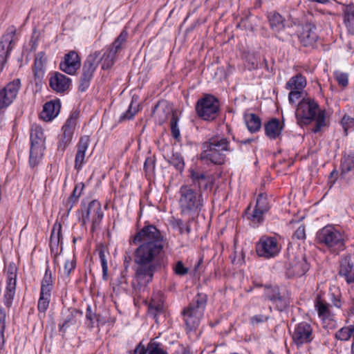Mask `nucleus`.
Returning <instances> with one entry per match:
<instances>
[{
    "mask_svg": "<svg viewBox=\"0 0 354 354\" xmlns=\"http://www.w3.org/2000/svg\"><path fill=\"white\" fill-rule=\"evenodd\" d=\"M133 243H140L133 253L135 274L132 281L133 290L139 292L153 281L168 243L165 234L151 224H146L138 231Z\"/></svg>",
    "mask_w": 354,
    "mask_h": 354,
    "instance_id": "1",
    "label": "nucleus"
},
{
    "mask_svg": "<svg viewBox=\"0 0 354 354\" xmlns=\"http://www.w3.org/2000/svg\"><path fill=\"white\" fill-rule=\"evenodd\" d=\"M189 172L192 184L180 187L178 204L181 215L194 218L204 205L202 191L212 189L213 179L211 175L198 168H190Z\"/></svg>",
    "mask_w": 354,
    "mask_h": 354,
    "instance_id": "2",
    "label": "nucleus"
},
{
    "mask_svg": "<svg viewBox=\"0 0 354 354\" xmlns=\"http://www.w3.org/2000/svg\"><path fill=\"white\" fill-rule=\"evenodd\" d=\"M295 116L297 124L300 126L308 125L313 120H315V127L313 132L318 133L321 129L326 125L325 120V111L320 110L319 104L314 99L303 97L298 103Z\"/></svg>",
    "mask_w": 354,
    "mask_h": 354,
    "instance_id": "3",
    "label": "nucleus"
},
{
    "mask_svg": "<svg viewBox=\"0 0 354 354\" xmlns=\"http://www.w3.org/2000/svg\"><path fill=\"white\" fill-rule=\"evenodd\" d=\"M230 142L227 138L212 137L202 144L200 159L207 164L223 165L229 151Z\"/></svg>",
    "mask_w": 354,
    "mask_h": 354,
    "instance_id": "4",
    "label": "nucleus"
},
{
    "mask_svg": "<svg viewBox=\"0 0 354 354\" xmlns=\"http://www.w3.org/2000/svg\"><path fill=\"white\" fill-rule=\"evenodd\" d=\"M207 300L205 294L198 293L183 309L182 315L187 331L194 330L198 327L204 314Z\"/></svg>",
    "mask_w": 354,
    "mask_h": 354,
    "instance_id": "5",
    "label": "nucleus"
},
{
    "mask_svg": "<svg viewBox=\"0 0 354 354\" xmlns=\"http://www.w3.org/2000/svg\"><path fill=\"white\" fill-rule=\"evenodd\" d=\"M316 239L319 243L324 245L333 252L338 253L345 248L342 234L332 225H326L319 230Z\"/></svg>",
    "mask_w": 354,
    "mask_h": 354,
    "instance_id": "6",
    "label": "nucleus"
},
{
    "mask_svg": "<svg viewBox=\"0 0 354 354\" xmlns=\"http://www.w3.org/2000/svg\"><path fill=\"white\" fill-rule=\"evenodd\" d=\"M220 111L218 100L214 95L205 94L196 104V111L199 118L204 120H215Z\"/></svg>",
    "mask_w": 354,
    "mask_h": 354,
    "instance_id": "7",
    "label": "nucleus"
},
{
    "mask_svg": "<svg viewBox=\"0 0 354 354\" xmlns=\"http://www.w3.org/2000/svg\"><path fill=\"white\" fill-rule=\"evenodd\" d=\"M30 144L29 163L32 167H35L39 164L45 149V137L41 127H32Z\"/></svg>",
    "mask_w": 354,
    "mask_h": 354,
    "instance_id": "8",
    "label": "nucleus"
},
{
    "mask_svg": "<svg viewBox=\"0 0 354 354\" xmlns=\"http://www.w3.org/2000/svg\"><path fill=\"white\" fill-rule=\"evenodd\" d=\"M100 52L95 51L90 54L84 62L79 84V91L81 92L86 91L89 87L93 73L100 63Z\"/></svg>",
    "mask_w": 354,
    "mask_h": 354,
    "instance_id": "9",
    "label": "nucleus"
},
{
    "mask_svg": "<svg viewBox=\"0 0 354 354\" xmlns=\"http://www.w3.org/2000/svg\"><path fill=\"white\" fill-rule=\"evenodd\" d=\"M280 251L277 240L274 237L263 236L256 244L258 256L270 259L276 257Z\"/></svg>",
    "mask_w": 354,
    "mask_h": 354,
    "instance_id": "10",
    "label": "nucleus"
},
{
    "mask_svg": "<svg viewBox=\"0 0 354 354\" xmlns=\"http://www.w3.org/2000/svg\"><path fill=\"white\" fill-rule=\"evenodd\" d=\"M264 296L266 299L276 305L277 308L282 311L290 305V295L288 292H281L277 286H265Z\"/></svg>",
    "mask_w": 354,
    "mask_h": 354,
    "instance_id": "11",
    "label": "nucleus"
},
{
    "mask_svg": "<svg viewBox=\"0 0 354 354\" xmlns=\"http://www.w3.org/2000/svg\"><path fill=\"white\" fill-rule=\"evenodd\" d=\"M21 87L19 79H15L0 88V111L4 112L15 100Z\"/></svg>",
    "mask_w": 354,
    "mask_h": 354,
    "instance_id": "12",
    "label": "nucleus"
},
{
    "mask_svg": "<svg viewBox=\"0 0 354 354\" xmlns=\"http://www.w3.org/2000/svg\"><path fill=\"white\" fill-rule=\"evenodd\" d=\"M92 216L91 231L93 232L100 226L103 218L104 214L99 201L93 200L91 201L85 211L82 212V223L84 225Z\"/></svg>",
    "mask_w": 354,
    "mask_h": 354,
    "instance_id": "13",
    "label": "nucleus"
},
{
    "mask_svg": "<svg viewBox=\"0 0 354 354\" xmlns=\"http://www.w3.org/2000/svg\"><path fill=\"white\" fill-rule=\"evenodd\" d=\"M270 209V205L266 194L261 193L257 198L254 209L251 211L250 207L245 210V215L253 223H260L263 220V214Z\"/></svg>",
    "mask_w": 354,
    "mask_h": 354,
    "instance_id": "14",
    "label": "nucleus"
},
{
    "mask_svg": "<svg viewBox=\"0 0 354 354\" xmlns=\"http://www.w3.org/2000/svg\"><path fill=\"white\" fill-rule=\"evenodd\" d=\"M292 339L297 347L311 342L313 339L311 325L306 322H302L296 324L292 332Z\"/></svg>",
    "mask_w": 354,
    "mask_h": 354,
    "instance_id": "15",
    "label": "nucleus"
},
{
    "mask_svg": "<svg viewBox=\"0 0 354 354\" xmlns=\"http://www.w3.org/2000/svg\"><path fill=\"white\" fill-rule=\"evenodd\" d=\"M82 316V311L76 308H63L61 312V318L58 324L59 331L64 335L68 328L80 322Z\"/></svg>",
    "mask_w": 354,
    "mask_h": 354,
    "instance_id": "16",
    "label": "nucleus"
},
{
    "mask_svg": "<svg viewBox=\"0 0 354 354\" xmlns=\"http://www.w3.org/2000/svg\"><path fill=\"white\" fill-rule=\"evenodd\" d=\"M6 288L3 296V303L7 308L12 306L16 290L17 268L14 263H10L6 271Z\"/></svg>",
    "mask_w": 354,
    "mask_h": 354,
    "instance_id": "17",
    "label": "nucleus"
},
{
    "mask_svg": "<svg viewBox=\"0 0 354 354\" xmlns=\"http://www.w3.org/2000/svg\"><path fill=\"white\" fill-rule=\"evenodd\" d=\"M338 274L347 283H354V263L351 255H345L339 260Z\"/></svg>",
    "mask_w": 354,
    "mask_h": 354,
    "instance_id": "18",
    "label": "nucleus"
},
{
    "mask_svg": "<svg viewBox=\"0 0 354 354\" xmlns=\"http://www.w3.org/2000/svg\"><path fill=\"white\" fill-rule=\"evenodd\" d=\"M81 66L80 59L78 54L71 50L64 56V61L59 65L60 69L68 74L74 75Z\"/></svg>",
    "mask_w": 354,
    "mask_h": 354,
    "instance_id": "19",
    "label": "nucleus"
},
{
    "mask_svg": "<svg viewBox=\"0 0 354 354\" xmlns=\"http://www.w3.org/2000/svg\"><path fill=\"white\" fill-rule=\"evenodd\" d=\"M309 268L310 265L307 262L306 257L301 252H297L294 259L290 261V269L295 276H303Z\"/></svg>",
    "mask_w": 354,
    "mask_h": 354,
    "instance_id": "20",
    "label": "nucleus"
},
{
    "mask_svg": "<svg viewBox=\"0 0 354 354\" xmlns=\"http://www.w3.org/2000/svg\"><path fill=\"white\" fill-rule=\"evenodd\" d=\"M90 143V138L88 136H81L76 146L77 151L75 158L74 168L80 171L84 162L86 152Z\"/></svg>",
    "mask_w": 354,
    "mask_h": 354,
    "instance_id": "21",
    "label": "nucleus"
},
{
    "mask_svg": "<svg viewBox=\"0 0 354 354\" xmlns=\"http://www.w3.org/2000/svg\"><path fill=\"white\" fill-rule=\"evenodd\" d=\"M9 32L3 35L1 40L0 41V64L3 65L7 60V58L12 50L13 37L16 32V30L14 28H11Z\"/></svg>",
    "mask_w": 354,
    "mask_h": 354,
    "instance_id": "22",
    "label": "nucleus"
},
{
    "mask_svg": "<svg viewBox=\"0 0 354 354\" xmlns=\"http://www.w3.org/2000/svg\"><path fill=\"white\" fill-rule=\"evenodd\" d=\"M71 82L69 77H67L60 73L56 72L50 77L49 85L53 91L57 93H62L69 88Z\"/></svg>",
    "mask_w": 354,
    "mask_h": 354,
    "instance_id": "23",
    "label": "nucleus"
},
{
    "mask_svg": "<svg viewBox=\"0 0 354 354\" xmlns=\"http://www.w3.org/2000/svg\"><path fill=\"white\" fill-rule=\"evenodd\" d=\"M316 26L311 23H306L302 26L299 39L304 46H308L316 41L317 35L315 32Z\"/></svg>",
    "mask_w": 354,
    "mask_h": 354,
    "instance_id": "24",
    "label": "nucleus"
},
{
    "mask_svg": "<svg viewBox=\"0 0 354 354\" xmlns=\"http://www.w3.org/2000/svg\"><path fill=\"white\" fill-rule=\"evenodd\" d=\"M60 108L61 104L59 100L48 102L44 105L40 118L46 122L51 121L58 115Z\"/></svg>",
    "mask_w": 354,
    "mask_h": 354,
    "instance_id": "25",
    "label": "nucleus"
},
{
    "mask_svg": "<svg viewBox=\"0 0 354 354\" xmlns=\"http://www.w3.org/2000/svg\"><path fill=\"white\" fill-rule=\"evenodd\" d=\"M173 114H176V113L167 105L158 104L153 109V116L160 125L164 124L169 117L171 118Z\"/></svg>",
    "mask_w": 354,
    "mask_h": 354,
    "instance_id": "26",
    "label": "nucleus"
},
{
    "mask_svg": "<svg viewBox=\"0 0 354 354\" xmlns=\"http://www.w3.org/2000/svg\"><path fill=\"white\" fill-rule=\"evenodd\" d=\"M267 18L271 30L274 32H280L285 29V19L276 11L268 12Z\"/></svg>",
    "mask_w": 354,
    "mask_h": 354,
    "instance_id": "27",
    "label": "nucleus"
},
{
    "mask_svg": "<svg viewBox=\"0 0 354 354\" xmlns=\"http://www.w3.org/2000/svg\"><path fill=\"white\" fill-rule=\"evenodd\" d=\"M282 126L277 118H272L265 124V133L270 139H276L282 130Z\"/></svg>",
    "mask_w": 354,
    "mask_h": 354,
    "instance_id": "28",
    "label": "nucleus"
},
{
    "mask_svg": "<svg viewBox=\"0 0 354 354\" xmlns=\"http://www.w3.org/2000/svg\"><path fill=\"white\" fill-rule=\"evenodd\" d=\"M344 23L351 33H354V5L345 6L343 8Z\"/></svg>",
    "mask_w": 354,
    "mask_h": 354,
    "instance_id": "29",
    "label": "nucleus"
},
{
    "mask_svg": "<svg viewBox=\"0 0 354 354\" xmlns=\"http://www.w3.org/2000/svg\"><path fill=\"white\" fill-rule=\"evenodd\" d=\"M306 86V78L302 75L297 74L287 82L286 88L290 91H303Z\"/></svg>",
    "mask_w": 354,
    "mask_h": 354,
    "instance_id": "30",
    "label": "nucleus"
},
{
    "mask_svg": "<svg viewBox=\"0 0 354 354\" xmlns=\"http://www.w3.org/2000/svg\"><path fill=\"white\" fill-rule=\"evenodd\" d=\"M62 225L59 223H55L53 225L50 238V250L53 251L55 248H57L61 242L62 244Z\"/></svg>",
    "mask_w": 354,
    "mask_h": 354,
    "instance_id": "31",
    "label": "nucleus"
},
{
    "mask_svg": "<svg viewBox=\"0 0 354 354\" xmlns=\"http://www.w3.org/2000/svg\"><path fill=\"white\" fill-rule=\"evenodd\" d=\"M84 187V185L82 183H78L75 185L71 195L69 196L66 203L68 214L72 209L74 205L77 202L80 196L82 194Z\"/></svg>",
    "mask_w": 354,
    "mask_h": 354,
    "instance_id": "32",
    "label": "nucleus"
},
{
    "mask_svg": "<svg viewBox=\"0 0 354 354\" xmlns=\"http://www.w3.org/2000/svg\"><path fill=\"white\" fill-rule=\"evenodd\" d=\"M79 118V111L75 110L73 111L68 119L66 120V122L63 125L62 128V131H66L67 133H69L72 135H73L77 120Z\"/></svg>",
    "mask_w": 354,
    "mask_h": 354,
    "instance_id": "33",
    "label": "nucleus"
},
{
    "mask_svg": "<svg viewBox=\"0 0 354 354\" xmlns=\"http://www.w3.org/2000/svg\"><path fill=\"white\" fill-rule=\"evenodd\" d=\"M340 167V176L345 178L348 172L354 169V153L344 156Z\"/></svg>",
    "mask_w": 354,
    "mask_h": 354,
    "instance_id": "34",
    "label": "nucleus"
},
{
    "mask_svg": "<svg viewBox=\"0 0 354 354\" xmlns=\"http://www.w3.org/2000/svg\"><path fill=\"white\" fill-rule=\"evenodd\" d=\"M245 122L248 130L251 133H255L260 130L261 127V120L260 118L254 113H250L245 117Z\"/></svg>",
    "mask_w": 354,
    "mask_h": 354,
    "instance_id": "35",
    "label": "nucleus"
},
{
    "mask_svg": "<svg viewBox=\"0 0 354 354\" xmlns=\"http://www.w3.org/2000/svg\"><path fill=\"white\" fill-rule=\"evenodd\" d=\"M115 55L116 53L113 50L108 49L107 52L104 53L101 58L99 57L100 61L102 62V68L104 70L109 69L114 64Z\"/></svg>",
    "mask_w": 354,
    "mask_h": 354,
    "instance_id": "36",
    "label": "nucleus"
},
{
    "mask_svg": "<svg viewBox=\"0 0 354 354\" xmlns=\"http://www.w3.org/2000/svg\"><path fill=\"white\" fill-rule=\"evenodd\" d=\"M147 354H167V353L162 348V345L154 341H151L148 344V353ZM175 354H191L187 350L184 349L181 353H176Z\"/></svg>",
    "mask_w": 354,
    "mask_h": 354,
    "instance_id": "37",
    "label": "nucleus"
},
{
    "mask_svg": "<svg viewBox=\"0 0 354 354\" xmlns=\"http://www.w3.org/2000/svg\"><path fill=\"white\" fill-rule=\"evenodd\" d=\"M73 135L66 131H62L59 136L57 142V150L64 152L66 148L71 144Z\"/></svg>",
    "mask_w": 354,
    "mask_h": 354,
    "instance_id": "38",
    "label": "nucleus"
},
{
    "mask_svg": "<svg viewBox=\"0 0 354 354\" xmlns=\"http://www.w3.org/2000/svg\"><path fill=\"white\" fill-rule=\"evenodd\" d=\"M315 308L318 313L319 317L325 319L328 318L330 316V310L328 304L321 298H317L315 301Z\"/></svg>",
    "mask_w": 354,
    "mask_h": 354,
    "instance_id": "39",
    "label": "nucleus"
},
{
    "mask_svg": "<svg viewBox=\"0 0 354 354\" xmlns=\"http://www.w3.org/2000/svg\"><path fill=\"white\" fill-rule=\"evenodd\" d=\"M127 36L128 32L126 30H122L108 49L113 50L117 54L121 50L122 44L126 42Z\"/></svg>",
    "mask_w": 354,
    "mask_h": 354,
    "instance_id": "40",
    "label": "nucleus"
},
{
    "mask_svg": "<svg viewBox=\"0 0 354 354\" xmlns=\"http://www.w3.org/2000/svg\"><path fill=\"white\" fill-rule=\"evenodd\" d=\"M163 302L161 301H157L153 297L149 305V314L156 318L158 313H162L163 312Z\"/></svg>",
    "mask_w": 354,
    "mask_h": 354,
    "instance_id": "41",
    "label": "nucleus"
},
{
    "mask_svg": "<svg viewBox=\"0 0 354 354\" xmlns=\"http://www.w3.org/2000/svg\"><path fill=\"white\" fill-rule=\"evenodd\" d=\"M6 313L0 307V349H2L5 343L4 331L6 328Z\"/></svg>",
    "mask_w": 354,
    "mask_h": 354,
    "instance_id": "42",
    "label": "nucleus"
},
{
    "mask_svg": "<svg viewBox=\"0 0 354 354\" xmlns=\"http://www.w3.org/2000/svg\"><path fill=\"white\" fill-rule=\"evenodd\" d=\"M179 118L176 114H173L170 120V129L172 137L178 140L180 138V129L178 125Z\"/></svg>",
    "mask_w": 354,
    "mask_h": 354,
    "instance_id": "43",
    "label": "nucleus"
},
{
    "mask_svg": "<svg viewBox=\"0 0 354 354\" xmlns=\"http://www.w3.org/2000/svg\"><path fill=\"white\" fill-rule=\"evenodd\" d=\"M169 163L180 172L184 169V159L181 155L178 153L172 155L170 158Z\"/></svg>",
    "mask_w": 354,
    "mask_h": 354,
    "instance_id": "44",
    "label": "nucleus"
},
{
    "mask_svg": "<svg viewBox=\"0 0 354 354\" xmlns=\"http://www.w3.org/2000/svg\"><path fill=\"white\" fill-rule=\"evenodd\" d=\"M334 76L338 84L343 87H346L348 84V75L346 73L336 71Z\"/></svg>",
    "mask_w": 354,
    "mask_h": 354,
    "instance_id": "45",
    "label": "nucleus"
},
{
    "mask_svg": "<svg viewBox=\"0 0 354 354\" xmlns=\"http://www.w3.org/2000/svg\"><path fill=\"white\" fill-rule=\"evenodd\" d=\"M50 297L39 295L37 308L39 312L45 313L50 304Z\"/></svg>",
    "mask_w": 354,
    "mask_h": 354,
    "instance_id": "46",
    "label": "nucleus"
},
{
    "mask_svg": "<svg viewBox=\"0 0 354 354\" xmlns=\"http://www.w3.org/2000/svg\"><path fill=\"white\" fill-rule=\"evenodd\" d=\"M99 257L100 259L101 266L102 268V277L104 280L107 279L108 274V265L105 253L103 250H100L99 252Z\"/></svg>",
    "mask_w": 354,
    "mask_h": 354,
    "instance_id": "47",
    "label": "nucleus"
},
{
    "mask_svg": "<svg viewBox=\"0 0 354 354\" xmlns=\"http://www.w3.org/2000/svg\"><path fill=\"white\" fill-rule=\"evenodd\" d=\"M132 105L133 103L131 102V104L129 105L128 110L120 115L118 120V122H122L124 121L131 120L133 118V116L137 113L138 110L136 109H134V110L132 111Z\"/></svg>",
    "mask_w": 354,
    "mask_h": 354,
    "instance_id": "48",
    "label": "nucleus"
},
{
    "mask_svg": "<svg viewBox=\"0 0 354 354\" xmlns=\"http://www.w3.org/2000/svg\"><path fill=\"white\" fill-rule=\"evenodd\" d=\"M350 330L347 327H343L335 333V338L341 341H347L351 338Z\"/></svg>",
    "mask_w": 354,
    "mask_h": 354,
    "instance_id": "49",
    "label": "nucleus"
},
{
    "mask_svg": "<svg viewBox=\"0 0 354 354\" xmlns=\"http://www.w3.org/2000/svg\"><path fill=\"white\" fill-rule=\"evenodd\" d=\"M75 266L76 261L73 257L71 259L66 260L64 268V274L66 277H69Z\"/></svg>",
    "mask_w": 354,
    "mask_h": 354,
    "instance_id": "50",
    "label": "nucleus"
},
{
    "mask_svg": "<svg viewBox=\"0 0 354 354\" xmlns=\"http://www.w3.org/2000/svg\"><path fill=\"white\" fill-rule=\"evenodd\" d=\"M341 123L344 128L345 133L347 134L348 129L354 125V118L349 115H345L342 118Z\"/></svg>",
    "mask_w": 354,
    "mask_h": 354,
    "instance_id": "51",
    "label": "nucleus"
},
{
    "mask_svg": "<svg viewBox=\"0 0 354 354\" xmlns=\"http://www.w3.org/2000/svg\"><path fill=\"white\" fill-rule=\"evenodd\" d=\"M53 286V281L52 279V272L49 268L46 269L44 276L41 280V286Z\"/></svg>",
    "mask_w": 354,
    "mask_h": 354,
    "instance_id": "52",
    "label": "nucleus"
},
{
    "mask_svg": "<svg viewBox=\"0 0 354 354\" xmlns=\"http://www.w3.org/2000/svg\"><path fill=\"white\" fill-rule=\"evenodd\" d=\"M176 274L178 276H184L188 273V268L185 267L181 261H178L174 268Z\"/></svg>",
    "mask_w": 354,
    "mask_h": 354,
    "instance_id": "53",
    "label": "nucleus"
},
{
    "mask_svg": "<svg viewBox=\"0 0 354 354\" xmlns=\"http://www.w3.org/2000/svg\"><path fill=\"white\" fill-rule=\"evenodd\" d=\"M33 73L35 84L38 85L41 82V80L44 76V69L42 68V67L34 66Z\"/></svg>",
    "mask_w": 354,
    "mask_h": 354,
    "instance_id": "54",
    "label": "nucleus"
},
{
    "mask_svg": "<svg viewBox=\"0 0 354 354\" xmlns=\"http://www.w3.org/2000/svg\"><path fill=\"white\" fill-rule=\"evenodd\" d=\"M86 317L91 322V326L93 327L94 321H99L100 315L92 311L91 306L86 308Z\"/></svg>",
    "mask_w": 354,
    "mask_h": 354,
    "instance_id": "55",
    "label": "nucleus"
},
{
    "mask_svg": "<svg viewBox=\"0 0 354 354\" xmlns=\"http://www.w3.org/2000/svg\"><path fill=\"white\" fill-rule=\"evenodd\" d=\"M292 239L297 240H303L306 239L305 227L301 225L292 235Z\"/></svg>",
    "mask_w": 354,
    "mask_h": 354,
    "instance_id": "56",
    "label": "nucleus"
},
{
    "mask_svg": "<svg viewBox=\"0 0 354 354\" xmlns=\"http://www.w3.org/2000/svg\"><path fill=\"white\" fill-rule=\"evenodd\" d=\"M302 97V91H290L288 95V101L290 104H295Z\"/></svg>",
    "mask_w": 354,
    "mask_h": 354,
    "instance_id": "57",
    "label": "nucleus"
},
{
    "mask_svg": "<svg viewBox=\"0 0 354 354\" xmlns=\"http://www.w3.org/2000/svg\"><path fill=\"white\" fill-rule=\"evenodd\" d=\"M46 61V59L45 57V53L43 52H40L36 56V58L35 59L34 66L42 67V68H44V64H45Z\"/></svg>",
    "mask_w": 354,
    "mask_h": 354,
    "instance_id": "58",
    "label": "nucleus"
},
{
    "mask_svg": "<svg viewBox=\"0 0 354 354\" xmlns=\"http://www.w3.org/2000/svg\"><path fill=\"white\" fill-rule=\"evenodd\" d=\"M268 317L263 315H258L252 317L251 322L252 324H259L266 322L268 319Z\"/></svg>",
    "mask_w": 354,
    "mask_h": 354,
    "instance_id": "59",
    "label": "nucleus"
},
{
    "mask_svg": "<svg viewBox=\"0 0 354 354\" xmlns=\"http://www.w3.org/2000/svg\"><path fill=\"white\" fill-rule=\"evenodd\" d=\"M53 288V286H41L40 295L50 297Z\"/></svg>",
    "mask_w": 354,
    "mask_h": 354,
    "instance_id": "60",
    "label": "nucleus"
},
{
    "mask_svg": "<svg viewBox=\"0 0 354 354\" xmlns=\"http://www.w3.org/2000/svg\"><path fill=\"white\" fill-rule=\"evenodd\" d=\"M147 353L148 346L145 348L141 343H140L133 351V354H147Z\"/></svg>",
    "mask_w": 354,
    "mask_h": 354,
    "instance_id": "61",
    "label": "nucleus"
},
{
    "mask_svg": "<svg viewBox=\"0 0 354 354\" xmlns=\"http://www.w3.org/2000/svg\"><path fill=\"white\" fill-rule=\"evenodd\" d=\"M154 160L151 158H147L145 160L144 168L146 171H151L154 169Z\"/></svg>",
    "mask_w": 354,
    "mask_h": 354,
    "instance_id": "62",
    "label": "nucleus"
},
{
    "mask_svg": "<svg viewBox=\"0 0 354 354\" xmlns=\"http://www.w3.org/2000/svg\"><path fill=\"white\" fill-rule=\"evenodd\" d=\"M338 171L336 169L333 170L329 175V182L334 184L338 176Z\"/></svg>",
    "mask_w": 354,
    "mask_h": 354,
    "instance_id": "63",
    "label": "nucleus"
},
{
    "mask_svg": "<svg viewBox=\"0 0 354 354\" xmlns=\"http://www.w3.org/2000/svg\"><path fill=\"white\" fill-rule=\"evenodd\" d=\"M331 301L333 304L337 307V308H341L342 302L340 301L339 296H335L334 294H333Z\"/></svg>",
    "mask_w": 354,
    "mask_h": 354,
    "instance_id": "64",
    "label": "nucleus"
}]
</instances>
